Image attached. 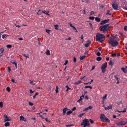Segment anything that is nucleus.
<instances>
[{
  "label": "nucleus",
  "mask_w": 127,
  "mask_h": 127,
  "mask_svg": "<svg viewBox=\"0 0 127 127\" xmlns=\"http://www.w3.org/2000/svg\"><path fill=\"white\" fill-rule=\"evenodd\" d=\"M114 38V37H110L108 40V43L113 47H116L118 44V42L115 40Z\"/></svg>",
  "instance_id": "1"
},
{
  "label": "nucleus",
  "mask_w": 127,
  "mask_h": 127,
  "mask_svg": "<svg viewBox=\"0 0 127 127\" xmlns=\"http://www.w3.org/2000/svg\"><path fill=\"white\" fill-rule=\"evenodd\" d=\"M105 36L99 33H98L96 35V41L102 43L104 40Z\"/></svg>",
  "instance_id": "2"
},
{
  "label": "nucleus",
  "mask_w": 127,
  "mask_h": 127,
  "mask_svg": "<svg viewBox=\"0 0 127 127\" xmlns=\"http://www.w3.org/2000/svg\"><path fill=\"white\" fill-rule=\"evenodd\" d=\"M109 24H107L103 26H100L99 29L101 31H103L104 30H107L109 29Z\"/></svg>",
  "instance_id": "3"
},
{
  "label": "nucleus",
  "mask_w": 127,
  "mask_h": 127,
  "mask_svg": "<svg viewBox=\"0 0 127 127\" xmlns=\"http://www.w3.org/2000/svg\"><path fill=\"white\" fill-rule=\"evenodd\" d=\"M100 119L103 122H109L110 120L106 117L105 116L104 114H101L100 117Z\"/></svg>",
  "instance_id": "4"
},
{
  "label": "nucleus",
  "mask_w": 127,
  "mask_h": 127,
  "mask_svg": "<svg viewBox=\"0 0 127 127\" xmlns=\"http://www.w3.org/2000/svg\"><path fill=\"white\" fill-rule=\"evenodd\" d=\"M90 125V124L89 123V121L88 119H85L83 121L82 123L81 124V126L83 125H86L87 126H89Z\"/></svg>",
  "instance_id": "5"
},
{
  "label": "nucleus",
  "mask_w": 127,
  "mask_h": 127,
  "mask_svg": "<svg viewBox=\"0 0 127 127\" xmlns=\"http://www.w3.org/2000/svg\"><path fill=\"white\" fill-rule=\"evenodd\" d=\"M127 123V122L124 121L123 120L120 122H118L116 123L115 124L118 126H124Z\"/></svg>",
  "instance_id": "6"
},
{
  "label": "nucleus",
  "mask_w": 127,
  "mask_h": 127,
  "mask_svg": "<svg viewBox=\"0 0 127 127\" xmlns=\"http://www.w3.org/2000/svg\"><path fill=\"white\" fill-rule=\"evenodd\" d=\"M109 20V19L104 20L101 22L100 24L101 25H103L105 23H108Z\"/></svg>",
  "instance_id": "7"
},
{
  "label": "nucleus",
  "mask_w": 127,
  "mask_h": 127,
  "mask_svg": "<svg viewBox=\"0 0 127 127\" xmlns=\"http://www.w3.org/2000/svg\"><path fill=\"white\" fill-rule=\"evenodd\" d=\"M112 7L113 8L116 10H118V6L117 4H113L112 5Z\"/></svg>",
  "instance_id": "8"
},
{
  "label": "nucleus",
  "mask_w": 127,
  "mask_h": 127,
  "mask_svg": "<svg viewBox=\"0 0 127 127\" xmlns=\"http://www.w3.org/2000/svg\"><path fill=\"white\" fill-rule=\"evenodd\" d=\"M107 63H104L102 65L101 67V69H105L107 66Z\"/></svg>",
  "instance_id": "9"
},
{
  "label": "nucleus",
  "mask_w": 127,
  "mask_h": 127,
  "mask_svg": "<svg viewBox=\"0 0 127 127\" xmlns=\"http://www.w3.org/2000/svg\"><path fill=\"white\" fill-rule=\"evenodd\" d=\"M112 107V105H110L109 106L106 107H105V110H109V109H111Z\"/></svg>",
  "instance_id": "10"
},
{
  "label": "nucleus",
  "mask_w": 127,
  "mask_h": 127,
  "mask_svg": "<svg viewBox=\"0 0 127 127\" xmlns=\"http://www.w3.org/2000/svg\"><path fill=\"white\" fill-rule=\"evenodd\" d=\"M20 120L21 121H26V119L24 117L21 115L20 116Z\"/></svg>",
  "instance_id": "11"
},
{
  "label": "nucleus",
  "mask_w": 127,
  "mask_h": 127,
  "mask_svg": "<svg viewBox=\"0 0 127 127\" xmlns=\"http://www.w3.org/2000/svg\"><path fill=\"white\" fill-rule=\"evenodd\" d=\"M69 110V109L67 108H64L63 110V115H65V114L66 111Z\"/></svg>",
  "instance_id": "12"
},
{
  "label": "nucleus",
  "mask_w": 127,
  "mask_h": 127,
  "mask_svg": "<svg viewBox=\"0 0 127 127\" xmlns=\"http://www.w3.org/2000/svg\"><path fill=\"white\" fill-rule=\"evenodd\" d=\"M8 35L7 34H3L2 35V39H4L5 38L7 37L8 36Z\"/></svg>",
  "instance_id": "13"
},
{
  "label": "nucleus",
  "mask_w": 127,
  "mask_h": 127,
  "mask_svg": "<svg viewBox=\"0 0 127 127\" xmlns=\"http://www.w3.org/2000/svg\"><path fill=\"white\" fill-rule=\"evenodd\" d=\"M121 70L122 71L124 72L125 73L127 72V70L126 68L122 67L121 68Z\"/></svg>",
  "instance_id": "14"
},
{
  "label": "nucleus",
  "mask_w": 127,
  "mask_h": 127,
  "mask_svg": "<svg viewBox=\"0 0 127 127\" xmlns=\"http://www.w3.org/2000/svg\"><path fill=\"white\" fill-rule=\"evenodd\" d=\"M42 13H45L46 15H48L50 16V15L48 14V13H49V12L48 11H47V12H46L45 11L42 10Z\"/></svg>",
  "instance_id": "15"
},
{
  "label": "nucleus",
  "mask_w": 127,
  "mask_h": 127,
  "mask_svg": "<svg viewBox=\"0 0 127 127\" xmlns=\"http://www.w3.org/2000/svg\"><path fill=\"white\" fill-rule=\"evenodd\" d=\"M95 20L96 22H99L100 21V19L99 17H96L95 18Z\"/></svg>",
  "instance_id": "16"
},
{
  "label": "nucleus",
  "mask_w": 127,
  "mask_h": 127,
  "mask_svg": "<svg viewBox=\"0 0 127 127\" xmlns=\"http://www.w3.org/2000/svg\"><path fill=\"white\" fill-rule=\"evenodd\" d=\"M42 10L41 11L40 9H39L38 10V11L37 13V14L39 15H41L42 14Z\"/></svg>",
  "instance_id": "17"
},
{
  "label": "nucleus",
  "mask_w": 127,
  "mask_h": 127,
  "mask_svg": "<svg viewBox=\"0 0 127 127\" xmlns=\"http://www.w3.org/2000/svg\"><path fill=\"white\" fill-rule=\"evenodd\" d=\"M10 120V119L9 118V117H7V118H5L4 119V122H6L7 121H9Z\"/></svg>",
  "instance_id": "18"
},
{
  "label": "nucleus",
  "mask_w": 127,
  "mask_h": 127,
  "mask_svg": "<svg viewBox=\"0 0 127 127\" xmlns=\"http://www.w3.org/2000/svg\"><path fill=\"white\" fill-rule=\"evenodd\" d=\"M88 42H89L90 43V42L89 40H88ZM90 44V43H87L85 45V46L86 48L88 47H89V44Z\"/></svg>",
  "instance_id": "19"
},
{
  "label": "nucleus",
  "mask_w": 127,
  "mask_h": 127,
  "mask_svg": "<svg viewBox=\"0 0 127 127\" xmlns=\"http://www.w3.org/2000/svg\"><path fill=\"white\" fill-rule=\"evenodd\" d=\"M101 58L100 57H97L96 58V60L97 61H100L101 60Z\"/></svg>",
  "instance_id": "20"
},
{
  "label": "nucleus",
  "mask_w": 127,
  "mask_h": 127,
  "mask_svg": "<svg viewBox=\"0 0 127 127\" xmlns=\"http://www.w3.org/2000/svg\"><path fill=\"white\" fill-rule=\"evenodd\" d=\"M81 82V80H79L78 82H75L74 83V84L75 85H77L79 83H80Z\"/></svg>",
  "instance_id": "21"
},
{
  "label": "nucleus",
  "mask_w": 127,
  "mask_h": 127,
  "mask_svg": "<svg viewBox=\"0 0 127 127\" xmlns=\"http://www.w3.org/2000/svg\"><path fill=\"white\" fill-rule=\"evenodd\" d=\"M10 125V123L9 122L6 123L4 124V126L5 127H7Z\"/></svg>",
  "instance_id": "22"
},
{
  "label": "nucleus",
  "mask_w": 127,
  "mask_h": 127,
  "mask_svg": "<svg viewBox=\"0 0 127 127\" xmlns=\"http://www.w3.org/2000/svg\"><path fill=\"white\" fill-rule=\"evenodd\" d=\"M72 111L71 110H70L66 112V114L67 115H69L72 113Z\"/></svg>",
  "instance_id": "23"
},
{
  "label": "nucleus",
  "mask_w": 127,
  "mask_h": 127,
  "mask_svg": "<svg viewBox=\"0 0 127 127\" xmlns=\"http://www.w3.org/2000/svg\"><path fill=\"white\" fill-rule=\"evenodd\" d=\"M46 53L47 55H50V52L49 50H47L46 52Z\"/></svg>",
  "instance_id": "24"
},
{
  "label": "nucleus",
  "mask_w": 127,
  "mask_h": 127,
  "mask_svg": "<svg viewBox=\"0 0 127 127\" xmlns=\"http://www.w3.org/2000/svg\"><path fill=\"white\" fill-rule=\"evenodd\" d=\"M107 95V94H106L103 97L102 99L103 100H104L106 98Z\"/></svg>",
  "instance_id": "25"
},
{
  "label": "nucleus",
  "mask_w": 127,
  "mask_h": 127,
  "mask_svg": "<svg viewBox=\"0 0 127 127\" xmlns=\"http://www.w3.org/2000/svg\"><path fill=\"white\" fill-rule=\"evenodd\" d=\"M86 57V56L84 55V56H80V59L81 60H83L85 57Z\"/></svg>",
  "instance_id": "26"
},
{
  "label": "nucleus",
  "mask_w": 127,
  "mask_h": 127,
  "mask_svg": "<svg viewBox=\"0 0 127 127\" xmlns=\"http://www.w3.org/2000/svg\"><path fill=\"white\" fill-rule=\"evenodd\" d=\"M126 7H125L124 6L123 7V8L124 9L127 10V2L126 3Z\"/></svg>",
  "instance_id": "27"
},
{
  "label": "nucleus",
  "mask_w": 127,
  "mask_h": 127,
  "mask_svg": "<svg viewBox=\"0 0 127 127\" xmlns=\"http://www.w3.org/2000/svg\"><path fill=\"white\" fill-rule=\"evenodd\" d=\"M23 55L25 57L27 58H29V55L28 54L27 55H25V54H23Z\"/></svg>",
  "instance_id": "28"
},
{
  "label": "nucleus",
  "mask_w": 127,
  "mask_h": 127,
  "mask_svg": "<svg viewBox=\"0 0 127 127\" xmlns=\"http://www.w3.org/2000/svg\"><path fill=\"white\" fill-rule=\"evenodd\" d=\"M6 47L7 48H10L12 47V46L10 45H7Z\"/></svg>",
  "instance_id": "29"
},
{
  "label": "nucleus",
  "mask_w": 127,
  "mask_h": 127,
  "mask_svg": "<svg viewBox=\"0 0 127 127\" xmlns=\"http://www.w3.org/2000/svg\"><path fill=\"white\" fill-rule=\"evenodd\" d=\"M84 113H82V114H81L79 115L78 116L80 117H81L82 116H83V115H84Z\"/></svg>",
  "instance_id": "30"
},
{
  "label": "nucleus",
  "mask_w": 127,
  "mask_h": 127,
  "mask_svg": "<svg viewBox=\"0 0 127 127\" xmlns=\"http://www.w3.org/2000/svg\"><path fill=\"white\" fill-rule=\"evenodd\" d=\"M4 51V50L3 48H1L0 49V52L1 53H2Z\"/></svg>",
  "instance_id": "31"
},
{
  "label": "nucleus",
  "mask_w": 127,
  "mask_h": 127,
  "mask_svg": "<svg viewBox=\"0 0 127 127\" xmlns=\"http://www.w3.org/2000/svg\"><path fill=\"white\" fill-rule=\"evenodd\" d=\"M95 17H89V19L92 20H93L95 19Z\"/></svg>",
  "instance_id": "32"
},
{
  "label": "nucleus",
  "mask_w": 127,
  "mask_h": 127,
  "mask_svg": "<svg viewBox=\"0 0 127 127\" xmlns=\"http://www.w3.org/2000/svg\"><path fill=\"white\" fill-rule=\"evenodd\" d=\"M30 83L32 85H34L35 84L33 83V81H32L31 80H30Z\"/></svg>",
  "instance_id": "33"
},
{
  "label": "nucleus",
  "mask_w": 127,
  "mask_h": 127,
  "mask_svg": "<svg viewBox=\"0 0 127 127\" xmlns=\"http://www.w3.org/2000/svg\"><path fill=\"white\" fill-rule=\"evenodd\" d=\"M109 64L110 65H113V64L112 61H110L109 62Z\"/></svg>",
  "instance_id": "34"
},
{
  "label": "nucleus",
  "mask_w": 127,
  "mask_h": 127,
  "mask_svg": "<svg viewBox=\"0 0 127 127\" xmlns=\"http://www.w3.org/2000/svg\"><path fill=\"white\" fill-rule=\"evenodd\" d=\"M3 107V103L2 102H0V107L1 108H2Z\"/></svg>",
  "instance_id": "35"
},
{
  "label": "nucleus",
  "mask_w": 127,
  "mask_h": 127,
  "mask_svg": "<svg viewBox=\"0 0 127 127\" xmlns=\"http://www.w3.org/2000/svg\"><path fill=\"white\" fill-rule=\"evenodd\" d=\"M87 88H89L91 89L92 88V87L90 86H86L85 87V89H86Z\"/></svg>",
  "instance_id": "36"
},
{
  "label": "nucleus",
  "mask_w": 127,
  "mask_h": 127,
  "mask_svg": "<svg viewBox=\"0 0 127 127\" xmlns=\"http://www.w3.org/2000/svg\"><path fill=\"white\" fill-rule=\"evenodd\" d=\"M106 15H111V13H110V11L109 10H108L107 12L106 13Z\"/></svg>",
  "instance_id": "37"
},
{
  "label": "nucleus",
  "mask_w": 127,
  "mask_h": 127,
  "mask_svg": "<svg viewBox=\"0 0 127 127\" xmlns=\"http://www.w3.org/2000/svg\"><path fill=\"white\" fill-rule=\"evenodd\" d=\"M58 86H57L56 87V93H58Z\"/></svg>",
  "instance_id": "38"
},
{
  "label": "nucleus",
  "mask_w": 127,
  "mask_h": 127,
  "mask_svg": "<svg viewBox=\"0 0 127 127\" xmlns=\"http://www.w3.org/2000/svg\"><path fill=\"white\" fill-rule=\"evenodd\" d=\"M122 103V101H118L117 102V103L118 105L120 104H121Z\"/></svg>",
  "instance_id": "39"
},
{
  "label": "nucleus",
  "mask_w": 127,
  "mask_h": 127,
  "mask_svg": "<svg viewBox=\"0 0 127 127\" xmlns=\"http://www.w3.org/2000/svg\"><path fill=\"white\" fill-rule=\"evenodd\" d=\"M118 112H126V109L125 108V110L123 111H118Z\"/></svg>",
  "instance_id": "40"
},
{
  "label": "nucleus",
  "mask_w": 127,
  "mask_h": 127,
  "mask_svg": "<svg viewBox=\"0 0 127 127\" xmlns=\"http://www.w3.org/2000/svg\"><path fill=\"white\" fill-rule=\"evenodd\" d=\"M29 104L30 106H32L33 105V103H31L30 102H29Z\"/></svg>",
  "instance_id": "41"
},
{
  "label": "nucleus",
  "mask_w": 127,
  "mask_h": 127,
  "mask_svg": "<svg viewBox=\"0 0 127 127\" xmlns=\"http://www.w3.org/2000/svg\"><path fill=\"white\" fill-rule=\"evenodd\" d=\"M11 63L13 64H17L15 60H14L13 61H12Z\"/></svg>",
  "instance_id": "42"
},
{
  "label": "nucleus",
  "mask_w": 127,
  "mask_h": 127,
  "mask_svg": "<svg viewBox=\"0 0 127 127\" xmlns=\"http://www.w3.org/2000/svg\"><path fill=\"white\" fill-rule=\"evenodd\" d=\"M50 31H51V30H49L46 29V32H47V33H48L49 34V33Z\"/></svg>",
  "instance_id": "43"
},
{
  "label": "nucleus",
  "mask_w": 127,
  "mask_h": 127,
  "mask_svg": "<svg viewBox=\"0 0 127 127\" xmlns=\"http://www.w3.org/2000/svg\"><path fill=\"white\" fill-rule=\"evenodd\" d=\"M54 27H55V29L56 30H58V29L57 28L58 27V25H55Z\"/></svg>",
  "instance_id": "44"
},
{
  "label": "nucleus",
  "mask_w": 127,
  "mask_h": 127,
  "mask_svg": "<svg viewBox=\"0 0 127 127\" xmlns=\"http://www.w3.org/2000/svg\"><path fill=\"white\" fill-rule=\"evenodd\" d=\"M8 92H10V89L9 87H7L6 88Z\"/></svg>",
  "instance_id": "45"
},
{
  "label": "nucleus",
  "mask_w": 127,
  "mask_h": 127,
  "mask_svg": "<svg viewBox=\"0 0 127 127\" xmlns=\"http://www.w3.org/2000/svg\"><path fill=\"white\" fill-rule=\"evenodd\" d=\"M90 15L94 14V12L93 11H91L90 12Z\"/></svg>",
  "instance_id": "46"
},
{
  "label": "nucleus",
  "mask_w": 127,
  "mask_h": 127,
  "mask_svg": "<svg viewBox=\"0 0 127 127\" xmlns=\"http://www.w3.org/2000/svg\"><path fill=\"white\" fill-rule=\"evenodd\" d=\"M114 77L117 80H118L119 79V78L117 77L116 75H115L114 76Z\"/></svg>",
  "instance_id": "47"
},
{
  "label": "nucleus",
  "mask_w": 127,
  "mask_h": 127,
  "mask_svg": "<svg viewBox=\"0 0 127 127\" xmlns=\"http://www.w3.org/2000/svg\"><path fill=\"white\" fill-rule=\"evenodd\" d=\"M89 121L90 122L92 123V124H93V123H94V121L93 120H92L91 119H89Z\"/></svg>",
  "instance_id": "48"
},
{
  "label": "nucleus",
  "mask_w": 127,
  "mask_h": 127,
  "mask_svg": "<svg viewBox=\"0 0 127 127\" xmlns=\"http://www.w3.org/2000/svg\"><path fill=\"white\" fill-rule=\"evenodd\" d=\"M124 29L125 31H127V26H126L124 27Z\"/></svg>",
  "instance_id": "49"
},
{
  "label": "nucleus",
  "mask_w": 127,
  "mask_h": 127,
  "mask_svg": "<svg viewBox=\"0 0 127 127\" xmlns=\"http://www.w3.org/2000/svg\"><path fill=\"white\" fill-rule=\"evenodd\" d=\"M73 125L71 124L70 125H67L66 126V127H69L70 126H73Z\"/></svg>",
  "instance_id": "50"
},
{
  "label": "nucleus",
  "mask_w": 127,
  "mask_h": 127,
  "mask_svg": "<svg viewBox=\"0 0 127 127\" xmlns=\"http://www.w3.org/2000/svg\"><path fill=\"white\" fill-rule=\"evenodd\" d=\"M111 56L112 57H114L116 56V55L115 53H113L111 54Z\"/></svg>",
  "instance_id": "51"
},
{
  "label": "nucleus",
  "mask_w": 127,
  "mask_h": 127,
  "mask_svg": "<svg viewBox=\"0 0 127 127\" xmlns=\"http://www.w3.org/2000/svg\"><path fill=\"white\" fill-rule=\"evenodd\" d=\"M29 91L30 92L31 94L33 93L34 92V91H32L31 89H30Z\"/></svg>",
  "instance_id": "52"
},
{
  "label": "nucleus",
  "mask_w": 127,
  "mask_h": 127,
  "mask_svg": "<svg viewBox=\"0 0 127 127\" xmlns=\"http://www.w3.org/2000/svg\"><path fill=\"white\" fill-rule=\"evenodd\" d=\"M83 35H81V39H82V41H83L84 40V39L83 38Z\"/></svg>",
  "instance_id": "53"
},
{
  "label": "nucleus",
  "mask_w": 127,
  "mask_h": 127,
  "mask_svg": "<svg viewBox=\"0 0 127 127\" xmlns=\"http://www.w3.org/2000/svg\"><path fill=\"white\" fill-rule=\"evenodd\" d=\"M92 107V106H90L88 107L89 110L91 109Z\"/></svg>",
  "instance_id": "54"
},
{
  "label": "nucleus",
  "mask_w": 127,
  "mask_h": 127,
  "mask_svg": "<svg viewBox=\"0 0 127 127\" xmlns=\"http://www.w3.org/2000/svg\"><path fill=\"white\" fill-rule=\"evenodd\" d=\"M45 120L47 122H48L49 123H50L51 122V121H49L48 120L47 118H46L45 119Z\"/></svg>",
  "instance_id": "55"
},
{
  "label": "nucleus",
  "mask_w": 127,
  "mask_h": 127,
  "mask_svg": "<svg viewBox=\"0 0 127 127\" xmlns=\"http://www.w3.org/2000/svg\"><path fill=\"white\" fill-rule=\"evenodd\" d=\"M96 55L98 56H100L101 55V53L99 52H97L96 53Z\"/></svg>",
  "instance_id": "56"
},
{
  "label": "nucleus",
  "mask_w": 127,
  "mask_h": 127,
  "mask_svg": "<svg viewBox=\"0 0 127 127\" xmlns=\"http://www.w3.org/2000/svg\"><path fill=\"white\" fill-rule=\"evenodd\" d=\"M84 95H82V96L80 97V99L81 100H82V98H84Z\"/></svg>",
  "instance_id": "57"
},
{
  "label": "nucleus",
  "mask_w": 127,
  "mask_h": 127,
  "mask_svg": "<svg viewBox=\"0 0 127 127\" xmlns=\"http://www.w3.org/2000/svg\"><path fill=\"white\" fill-rule=\"evenodd\" d=\"M3 117L5 119L7 118L8 117L7 116V115L6 114H5L3 116Z\"/></svg>",
  "instance_id": "58"
},
{
  "label": "nucleus",
  "mask_w": 127,
  "mask_h": 127,
  "mask_svg": "<svg viewBox=\"0 0 127 127\" xmlns=\"http://www.w3.org/2000/svg\"><path fill=\"white\" fill-rule=\"evenodd\" d=\"M68 63V61L67 60H66L65 61V63L64 64V65H66V64H67Z\"/></svg>",
  "instance_id": "59"
},
{
  "label": "nucleus",
  "mask_w": 127,
  "mask_h": 127,
  "mask_svg": "<svg viewBox=\"0 0 127 127\" xmlns=\"http://www.w3.org/2000/svg\"><path fill=\"white\" fill-rule=\"evenodd\" d=\"M89 98L88 96L86 95L85 96V99H88Z\"/></svg>",
  "instance_id": "60"
},
{
  "label": "nucleus",
  "mask_w": 127,
  "mask_h": 127,
  "mask_svg": "<svg viewBox=\"0 0 127 127\" xmlns=\"http://www.w3.org/2000/svg\"><path fill=\"white\" fill-rule=\"evenodd\" d=\"M73 61L75 62H76V58L75 57H74V58Z\"/></svg>",
  "instance_id": "61"
},
{
  "label": "nucleus",
  "mask_w": 127,
  "mask_h": 127,
  "mask_svg": "<svg viewBox=\"0 0 127 127\" xmlns=\"http://www.w3.org/2000/svg\"><path fill=\"white\" fill-rule=\"evenodd\" d=\"M89 109H88V107L84 109V110H83V111H87Z\"/></svg>",
  "instance_id": "62"
},
{
  "label": "nucleus",
  "mask_w": 127,
  "mask_h": 127,
  "mask_svg": "<svg viewBox=\"0 0 127 127\" xmlns=\"http://www.w3.org/2000/svg\"><path fill=\"white\" fill-rule=\"evenodd\" d=\"M101 69V70H102V72L103 73H104L105 71V69Z\"/></svg>",
  "instance_id": "63"
},
{
  "label": "nucleus",
  "mask_w": 127,
  "mask_h": 127,
  "mask_svg": "<svg viewBox=\"0 0 127 127\" xmlns=\"http://www.w3.org/2000/svg\"><path fill=\"white\" fill-rule=\"evenodd\" d=\"M76 107H74L72 109V111H74L75 110H76Z\"/></svg>",
  "instance_id": "64"
}]
</instances>
